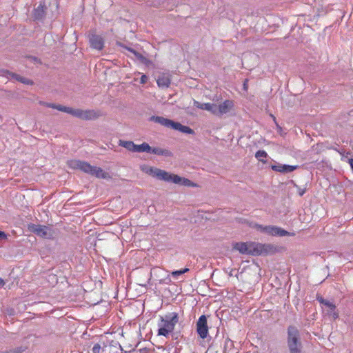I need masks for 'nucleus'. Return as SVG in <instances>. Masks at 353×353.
<instances>
[{
	"instance_id": "nucleus-36",
	"label": "nucleus",
	"mask_w": 353,
	"mask_h": 353,
	"mask_svg": "<svg viewBox=\"0 0 353 353\" xmlns=\"http://www.w3.org/2000/svg\"><path fill=\"white\" fill-rule=\"evenodd\" d=\"M317 299H318V301H319V303H321V304H324V303H325V301H327L326 299H323V298H322V297L318 298Z\"/></svg>"
},
{
	"instance_id": "nucleus-4",
	"label": "nucleus",
	"mask_w": 353,
	"mask_h": 353,
	"mask_svg": "<svg viewBox=\"0 0 353 353\" xmlns=\"http://www.w3.org/2000/svg\"><path fill=\"white\" fill-rule=\"evenodd\" d=\"M258 231L274 236H294V233H290L287 230L275 225H263L261 224H254L253 226Z\"/></svg>"
},
{
	"instance_id": "nucleus-9",
	"label": "nucleus",
	"mask_w": 353,
	"mask_h": 353,
	"mask_svg": "<svg viewBox=\"0 0 353 353\" xmlns=\"http://www.w3.org/2000/svg\"><path fill=\"white\" fill-rule=\"evenodd\" d=\"M255 243H236L234 245V249L243 254L254 255Z\"/></svg>"
},
{
	"instance_id": "nucleus-29",
	"label": "nucleus",
	"mask_w": 353,
	"mask_h": 353,
	"mask_svg": "<svg viewBox=\"0 0 353 353\" xmlns=\"http://www.w3.org/2000/svg\"><path fill=\"white\" fill-rule=\"evenodd\" d=\"M8 234L3 231H0V241L7 240Z\"/></svg>"
},
{
	"instance_id": "nucleus-41",
	"label": "nucleus",
	"mask_w": 353,
	"mask_h": 353,
	"mask_svg": "<svg viewBox=\"0 0 353 353\" xmlns=\"http://www.w3.org/2000/svg\"><path fill=\"white\" fill-rule=\"evenodd\" d=\"M8 314L9 315H12L14 314V310L12 309L8 310Z\"/></svg>"
},
{
	"instance_id": "nucleus-12",
	"label": "nucleus",
	"mask_w": 353,
	"mask_h": 353,
	"mask_svg": "<svg viewBox=\"0 0 353 353\" xmlns=\"http://www.w3.org/2000/svg\"><path fill=\"white\" fill-rule=\"evenodd\" d=\"M90 46L96 50H101L103 48L104 41L103 38L97 34H92L90 36Z\"/></svg>"
},
{
	"instance_id": "nucleus-21",
	"label": "nucleus",
	"mask_w": 353,
	"mask_h": 353,
	"mask_svg": "<svg viewBox=\"0 0 353 353\" xmlns=\"http://www.w3.org/2000/svg\"><path fill=\"white\" fill-rule=\"evenodd\" d=\"M134 152H150V146L147 143H143L140 145H136Z\"/></svg>"
},
{
	"instance_id": "nucleus-8",
	"label": "nucleus",
	"mask_w": 353,
	"mask_h": 353,
	"mask_svg": "<svg viewBox=\"0 0 353 353\" xmlns=\"http://www.w3.org/2000/svg\"><path fill=\"white\" fill-rule=\"evenodd\" d=\"M196 332L199 336L204 339L208 334V327L207 324V318L205 315H201L196 323Z\"/></svg>"
},
{
	"instance_id": "nucleus-20",
	"label": "nucleus",
	"mask_w": 353,
	"mask_h": 353,
	"mask_svg": "<svg viewBox=\"0 0 353 353\" xmlns=\"http://www.w3.org/2000/svg\"><path fill=\"white\" fill-rule=\"evenodd\" d=\"M45 10L44 5L40 3L39 6L33 11V17L34 19L41 20L44 17Z\"/></svg>"
},
{
	"instance_id": "nucleus-28",
	"label": "nucleus",
	"mask_w": 353,
	"mask_h": 353,
	"mask_svg": "<svg viewBox=\"0 0 353 353\" xmlns=\"http://www.w3.org/2000/svg\"><path fill=\"white\" fill-rule=\"evenodd\" d=\"M25 348L23 347H19L14 350H10L8 353H22L24 352Z\"/></svg>"
},
{
	"instance_id": "nucleus-1",
	"label": "nucleus",
	"mask_w": 353,
	"mask_h": 353,
	"mask_svg": "<svg viewBox=\"0 0 353 353\" xmlns=\"http://www.w3.org/2000/svg\"><path fill=\"white\" fill-rule=\"evenodd\" d=\"M145 172L157 179L164 181L165 182H172L175 184H181L187 187L195 186V184L190 180L182 178L179 175L170 173L159 168L150 167L145 171Z\"/></svg>"
},
{
	"instance_id": "nucleus-30",
	"label": "nucleus",
	"mask_w": 353,
	"mask_h": 353,
	"mask_svg": "<svg viewBox=\"0 0 353 353\" xmlns=\"http://www.w3.org/2000/svg\"><path fill=\"white\" fill-rule=\"evenodd\" d=\"M181 274H182V272H181V270H175V271H173V272H172V276L174 278H175V279H177V278H178V276H180V275H181Z\"/></svg>"
},
{
	"instance_id": "nucleus-32",
	"label": "nucleus",
	"mask_w": 353,
	"mask_h": 353,
	"mask_svg": "<svg viewBox=\"0 0 353 353\" xmlns=\"http://www.w3.org/2000/svg\"><path fill=\"white\" fill-rule=\"evenodd\" d=\"M40 104L46 106V107L51 108H53V109H54V103H47V102H42V101H41Z\"/></svg>"
},
{
	"instance_id": "nucleus-27",
	"label": "nucleus",
	"mask_w": 353,
	"mask_h": 353,
	"mask_svg": "<svg viewBox=\"0 0 353 353\" xmlns=\"http://www.w3.org/2000/svg\"><path fill=\"white\" fill-rule=\"evenodd\" d=\"M323 305L329 307L331 310H334L336 308V305L333 303L327 300L325 301V303Z\"/></svg>"
},
{
	"instance_id": "nucleus-24",
	"label": "nucleus",
	"mask_w": 353,
	"mask_h": 353,
	"mask_svg": "<svg viewBox=\"0 0 353 353\" xmlns=\"http://www.w3.org/2000/svg\"><path fill=\"white\" fill-rule=\"evenodd\" d=\"M54 109L58 110L63 112H66L72 116H73L74 110V108H72L66 107V106H63L61 105H57L55 103H54Z\"/></svg>"
},
{
	"instance_id": "nucleus-16",
	"label": "nucleus",
	"mask_w": 353,
	"mask_h": 353,
	"mask_svg": "<svg viewBox=\"0 0 353 353\" xmlns=\"http://www.w3.org/2000/svg\"><path fill=\"white\" fill-rule=\"evenodd\" d=\"M157 83L160 88H168L171 83V78L169 74H162L159 76Z\"/></svg>"
},
{
	"instance_id": "nucleus-37",
	"label": "nucleus",
	"mask_w": 353,
	"mask_h": 353,
	"mask_svg": "<svg viewBox=\"0 0 353 353\" xmlns=\"http://www.w3.org/2000/svg\"><path fill=\"white\" fill-rule=\"evenodd\" d=\"M5 285V282L2 278L0 277V288H3Z\"/></svg>"
},
{
	"instance_id": "nucleus-7",
	"label": "nucleus",
	"mask_w": 353,
	"mask_h": 353,
	"mask_svg": "<svg viewBox=\"0 0 353 353\" xmlns=\"http://www.w3.org/2000/svg\"><path fill=\"white\" fill-rule=\"evenodd\" d=\"M103 115L101 111L95 110L74 109L73 116L83 120H95Z\"/></svg>"
},
{
	"instance_id": "nucleus-13",
	"label": "nucleus",
	"mask_w": 353,
	"mask_h": 353,
	"mask_svg": "<svg viewBox=\"0 0 353 353\" xmlns=\"http://www.w3.org/2000/svg\"><path fill=\"white\" fill-rule=\"evenodd\" d=\"M297 168L298 165H290L281 163H277L271 165V168L272 169V170L283 173H289L293 172Z\"/></svg>"
},
{
	"instance_id": "nucleus-26",
	"label": "nucleus",
	"mask_w": 353,
	"mask_h": 353,
	"mask_svg": "<svg viewBox=\"0 0 353 353\" xmlns=\"http://www.w3.org/2000/svg\"><path fill=\"white\" fill-rule=\"evenodd\" d=\"M101 347L99 343H95L92 349V353H101Z\"/></svg>"
},
{
	"instance_id": "nucleus-15",
	"label": "nucleus",
	"mask_w": 353,
	"mask_h": 353,
	"mask_svg": "<svg viewBox=\"0 0 353 353\" xmlns=\"http://www.w3.org/2000/svg\"><path fill=\"white\" fill-rule=\"evenodd\" d=\"M150 121L159 123L165 127L170 128L172 129L175 121L164 118L163 117L152 116L150 118Z\"/></svg>"
},
{
	"instance_id": "nucleus-23",
	"label": "nucleus",
	"mask_w": 353,
	"mask_h": 353,
	"mask_svg": "<svg viewBox=\"0 0 353 353\" xmlns=\"http://www.w3.org/2000/svg\"><path fill=\"white\" fill-rule=\"evenodd\" d=\"M201 110H208L213 114L216 115V104L211 103H203Z\"/></svg>"
},
{
	"instance_id": "nucleus-35",
	"label": "nucleus",
	"mask_w": 353,
	"mask_h": 353,
	"mask_svg": "<svg viewBox=\"0 0 353 353\" xmlns=\"http://www.w3.org/2000/svg\"><path fill=\"white\" fill-rule=\"evenodd\" d=\"M202 105H203V103H199V101H194V105L195 107H196L197 108L201 109V107H203V106H202Z\"/></svg>"
},
{
	"instance_id": "nucleus-10",
	"label": "nucleus",
	"mask_w": 353,
	"mask_h": 353,
	"mask_svg": "<svg viewBox=\"0 0 353 353\" xmlns=\"http://www.w3.org/2000/svg\"><path fill=\"white\" fill-rule=\"evenodd\" d=\"M276 250V247L272 244L255 243L254 255L272 254Z\"/></svg>"
},
{
	"instance_id": "nucleus-6",
	"label": "nucleus",
	"mask_w": 353,
	"mask_h": 353,
	"mask_svg": "<svg viewBox=\"0 0 353 353\" xmlns=\"http://www.w3.org/2000/svg\"><path fill=\"white\" fill-rule=\"evenodd\" d=\"M29 229L37 236L43 239H52L54 236V230L49 226L32 224L29 226Z\"/></svg>"
},
{
	"instance_id": "nucleus-17",
	"label": "nucleus",
	"mask_w": 353,
	"mask_h": 353,
	"mask_svg": "<svg viewBox=\"0 0 353 353\" xmlns=\"http://www.w3.org/2000/svg\"><path fill=\"white\" fill-rule=\"evenodd\" d=\"M126 49L130 53H132L142 63H143L146 65H148L152 63L149 59H148L146 57H145L143 55H142L141 53L138 52L137 51L134 50V49H132L131 48H128V47H127Z\"/></svg>"
},
{
	"instance_id": "nucleus-38",
	"label": "nucleus",
	"mask_w": 353,
	"mask_h": 353,
	"mask_svg": "<svg viewBox=\"0 0 353 353\" xmlns=\"http://www.w3.org/2000/svg\"><path fill=\"white\" fill-rule=\"evenodd\" d=\"M349 164H350V165L351 168H352V170H353V159H349Z\"/></svg>"
},
{
	"instance_id": "nucleus-3",
	"label": "nucleus",
	"mask_w": 353,
	"mask_h": 353,
	"mask_svg": "<svg viewBox=\"0 0 353 353\" xmlns=\"http://www.w3.org/2000/svg\"><path fill=\"white\" fill-rule=\"evenodd\" d=\"M179 322V315L176 312H170L165 316H160L158 323V335L168 336L173 332L175 325Z\"/></svg>"
},
{
	"instance_id": "nucleus-25",
	"label": "nucleus",
	"mask_w": 353,
	"mask_h": 353,
	"mask_svg": "<svg viewBox=\"0 0 353 353\" xmlns=\"http://www.w3.org/2000/svg\"><path fill=\"white\" fill-rule=\"evenodd\" d=\"M267 153L264 150H259L256 152L255 157L256 158L259 159L260 161L261 160V158H265L267 157Z\"/></svg>"
},
{
	"instance_id": "nucleus-18",
	"label": "nucleus",
	"mask_w": 353,
	"mask_h": 353,
	"mask_svg": "<svg viewBox=\"0 0 353 353\" xmlns=\"http://www.w3.org/2000/svg\"><path fill=\"white\" fill-rule=\"evenodd\" d=\"M172 129L178 130L185 134H193L194 133V131L190 127L183 125L179 122H174Z\"/></svg>"
},
{
	"instance_id": "nucleus-5",
	"label": "nucleus",
	"mask_w": 353,
	"mask_h": 353,
	"mask_svg": "<svg viewBox=\"0 0 353 353\" xmlns=\"http://www.w3.org/2000/svg\"><path fill=\"white\" fill-rule=\"evenodd\" d=\"M299 332L296 327L290 326L288 329V345L290 353L301 352V344L299 342Z\"/></svg>"
},
{
	"instance_id": "nucleus-34",
	"label": "nucleus",
	"mask_w": 353,
	"mask_h": 353,
	"mask_svg": "<svg viewBox=\"0 0 353 353\" xmlns=\"http://www.w3.org/2000/svg\"><path fill=\"white\" fill-rule=\"evenodd\" d=\"M243 87L244 90H245V91L248 90V79H245L244 80Z\"/></svg>"
},
{
	"instance_id": "nucleus-22",
	"label": "nucleus",
	"mask_w": 353,
	"mask_h": 353,
	"mask_svg": "<svg viewBox=\"0 0 353 353\" xmlns=\"http://www.w3.org/2000/svg\"><path fill=\"white\" fill-rule=\"evenodd\" d=\"M119 145L125 148L128 150L134 152L135 144L131 141L119 140Z\"/></svg>"
},
{
	"instance_id": "nucleus-19",
	"label": "nucleus",
	"mask_w": 353,
	"mask_h": 353,
	"mask_svg": "<svg viewBox=\"0 0 353 353\" xmlns=\"http://www.w3.org/2000/svg\"><path fill=\"white\" fill-rule=\"evenodd\" d=\"M152 154H157L159 156H165V157H171L172 152L166 149H163L161 148H151L150 147V152Z\"/></svg>"
},
{
	"instance_id": "nucleus-33",
	"label": "nucleus",
	"mask_w": 353,
	"mask_h": 353,
	"mask_svg": "<svg viewBox=\"0 0 353 353\" xmlns=\"http://www.w3.org/2000/svg\"><path fill=\"white\" fill-rule=\"evenodd\" d=\"M148 79V77L145 74H143L141 77L140 83L141 84H145L147 82Z\"/></svg>"
},
{
	"instance_id": "nucleus-31",
	"label": "nucleus",
	"mask_w": 353,
	"mask_h": 353,
	"mask_svg": "<svg viewBox=\"0 0 353 353\" xmlns=\"http://www.w3.org/2000/svg\"><path fill=\"white\" fill-rule=\"evenodd\" d=\"M295 186L298 189V194H299V195L300 196H302L305 193L306 189L305 188L302 189V188L298 187L296 185H295Z\"/></svg>"
},
{
	"instance_id": "nucleus-40",
	"label": "nucleus",
	"mask_w": 353,
	"mask_h": 353,
	"mask_svg": "<svg viewBox=\"0 0 353 353\" xmlns=\"http://www.w3.org/2000/svg\"><path fill=\"white\" fill-rule=\"evenodd\" d=\"M332 316H333V318H334V319H337V318L339 317V314H338V313H336V312H334V313L332 314Z\"/></svg>"
},
{
	"instance_id": "nucleus-39",
	"label": "nucleus",
	"mask_w": 353,
	"mask_h": 353,
	"mask_svg": "<svg viewBox=\"0 0 353 353\" xmlns=\"http://www.w3.org/2000/svg\"><path fill=\"white\" fill-rule=\"evenodd\" d=\"M181 270V272H182V274H185V273H186V272H189V269H188V268H184V269H182V270Z\"/></svg>"
},
{
	"instance_id": "nucleus-2",
	"label": "nucleus",
	"mask_w": 353,
	"mask_h": 353,
	"mask_svg": "<svg viewBox=\"0 0 353 353\" xmlns=\"http://www.w3.org/2000/svg\"><path fill=\"white\" fill-rule=\"evenodd\" d=\"M68 165L72 169H78L82 172L87 173L91 176H94L99 179H108L110 175L108 172H104L101 168L92 166L88 162L80 160L68 161Z\"/></svg>"
},
{
	"instance_id": "nucleus-14",
	"label": "nucleus",
	"mask_w": 353,
	"mask_h": 353,
	"mask_svg": "<svg viewBox=\"0 0 353 353\" xmlns=\"http://www.w3.org/2000/svg\"><path fill=\"white\" fill-rule=\"evenodd\" d=\"M4 75L8 79H15V80H17L23 84H26V85H32L33 84V81L32 80L26 79L23 77H21L19 74H17L15 73H13V72H9V71H5Z\"/></svg>"
},
{
	"instance_id": "nucleus-11",
	"label": "nucleus",
	"mask_w": 353,
	"mask_h": 353,
	"mask_svg": "<svg viewBox=\"0 0 353 353\" xmlns=\"http://www.w3.org/2000/svg\"><path fill=\"white\" fill-rule=\"evenodd\" d=\"M234 106L231 100H225L222 103L216 105V116H221L228 113Z\"/></svg>"
}]
</instances>
